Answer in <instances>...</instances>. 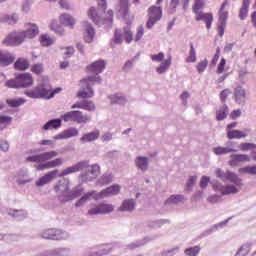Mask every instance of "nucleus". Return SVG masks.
Segmentation results:
<instances>
[{
    "mask_svg": "<svg viewBox=\"0 0 256 256\" xmlns=\"http://www.w3.org/2000/svg\"><path fill=\"white\" fill-rule=\"evenodd\" d=\"M57 155H59L58 151H49L37 155L28 156L26 158V161H28V163H45V161L55 159Z\"/></svg>",
    "mask_w": 256,
    "mask_h": 256,
    "instance_id": "nucleus-10",
    "label": "nucleus"
},
{
    "mask_svg": "<svg viewBox=\"0 0 256 256\" xmlns=\"http://www.w3.org/2000/svg\"><path fill=\"white\" fill-rule=\"evenodd\" d=\"M149 241H151V238H149V236L144 237L141 240H137L136 242H132V243L126 245V249H129L130 251H133L134 249H137L139 247H143V245H147V243H149Z\"/></svg>",
    "mask_w": 256,
    "mask_h": 256,
    "instance_id": "nucleus-31",
    "label": "nucleus"
},
{
    "mask_svg": "<svg viewBox=\"0 0 256 256\" xmlns=\"http://www.w3.org/2000/svg\"><path fill=\"white\" fill-rule=\"evenodd\" d=\"M83 27L85 43H93V38L95 37V29L87 21L83 22Z\"/></svg>",
    "mask_w": 256,
    "mask_h": 256,
    "instance_id": "nucleus-18",
    "label": "nucleus"
},
{
    "mask_svg": "<svg viewBox=\"0 0 256 256\" xmlns=\"http://www.w3.org/2000/svg\"><path fill=\"white\" fill-rule=\"evenodd\" d=\"M88 17H90V19L93 21V23H95V25H101V23H103V18L99 16V14L97 13V10H95L94 7H91L89 9Z\"/></svg>",
    "mask_w": 256,
    "mask_h": 256,
    "instance_id": "nucleus-35",
    "label": "nucleus"
},
{
    "mask_svg": "<svg viewBox=\"0 0 256 256\" xmlns=\"http://www.w3.org/2000/svg\"><path fill=\"white\" fill-rule=\"evenodd\" d=\"M171 67V57L161 62L160 66L156 68L158 75L167 73V70Z\"/></svg>",
    "mask_w": 256,
    "mask_h": 256,
    "instance_id": "nucleus-37",
    "label": "nucleus"
},
{
    "mask_svg": "<svg viewBox=\"0 0 256 256\" xmlns=\"http://www.w3.org/2000/svg\"><path fill=\"white\" fill-rule=\"evenodd\" d=\"M227 115H229V107L227 104H224L216 111V119L218 121H223L224 119H227Z\"/></svg>",
    "mask_w": 256,
    "mask_h": 256,
    "instance_id": "nucleus-34",
    "label": "nucleus"
},
{
    "mask_svg": "<svg viewBox=\"0 0 256 256\" xmlns=\"http://www.w3.org/2000/svg\"><path fill=\"white\" fill-rule=\"evenodd\" d=\"M167 223H171V221L168 219H160L149 222L148 227H150L151 229H161V227H163V225H167Z\"/></svg>",
    "mask_w": 256,
    "mask_h": 256,
    "instance_id": "nucleus-43",
    "label": "nucleus"
},
{
    "mask_svg": "<svg viewBox=\"0 0 256 256\" xmlns=\"http://www.w3.org/2000/svg\"><path fill=\"white\" fill-rule=\"evenodd\" d=\"M121 191V186L118 184L112 185L104 190H102L100 193H97L94 195V199L98 201V199H105V197H111V195H119V192Z\"/></svg>",
    "mask_w": 256,
    "mask_h": 256,
    "instance_id": "nucleus-12",
    "label": "nucleus"
},
{
    "mask_svg": "<svg viewBox=\"0 0 256 256\" xmlns=\"http://www.w3.org/2000/svg\"><path fill=\"white\" fill-rule=\"evenodd\" d=\"M185 200V196L183 195H171L167 200H166V205L173 204V205H179V203H183Z\"/></svg>",
    "mask_w": 256,
    "mask_h": 256,
    "instance_id": "nucleus-42",
    "label": "nucleus"
},
{
    "mask_svg": "<svg viewBox=\"0 0 256 256\" xmlns=\"http://www.w3.org/2000/svg\"><path fill=\"white\" fill-rule=\"evenodd\" d=\"M98 183H100V185H109V183H113V174L106 172L100 177Z\"/></svg>",
    "mask_w": 256,
    "mask_h": 256,
    "instance_id": "nucleus-46",
    "label": "nucleus"
},
{
    "mask_svg": "<svg viewBox=\"0 0 256 256\" xmlns=\"http://www.w3.org/2000/svg\"><path fill=\"white\" fill-rule=\"evenodd\" d=\"M229 221H231V217H229L225 221L215 224L212 228L206 231V235H211L214 231H217V229L225 227V225H227Z\"/></svg>",
    "mask_w": 256,
    "mask_h": 256,
    "instance_id": "nucleus-47",
    "label": "nucleus"
},
{
    "mask_svg": "<svg viewBox=\"0 0 256 256\" xmlns=\"http://www.w3.org/2000/svg\"><path fill=\"white\" fill-rule=\"evenodd\" d=\"M41 237L52 241H65L69 239V233L67 231L50 228L42 231Z\"/></svg>",
    "mask_w": 256,
    "mask_h": 256,
    "instance_id": "nucleus-8",
    "label": "nucleus"
},
{
    "mask_svg": "<svg viewBox=\"0 0 256 256\" xmlns=\"http://www.w3.org/2000/svg\"><path fill=\"white\" fill-rule=\"evenodd\" d=\"M64 135L66 139H71V137H77V135H79V130H77V128L71 127L64 130Z\"/></svg>",
    "mask_w": 256,
    "mask_h": 256,
    "instance_id": "nucleus-51",
    "label": "nucleus"
},
{
    "mask_svg": "<svg viewBox=\"0 0 256 256\" xmlns=\"http://www.w3.org/2000/svg\"><path fill=\"white\" fill-rule=\"evenodd\" d=\"M77 97L80 99H91L95 97V91L93 90V87H91V84L81 83Z\"/></svg>",
    "mask_w": 256,
    "mask_h": 256,
    "instance_id": "nucleus-13",
    "label": "nucleus"
},
{
    "mask_svg": "<svg viewBox=\"0 0 256 256\" xmlns=\"http://www.w3.org/2000/svg\"><path fill=\"white\" fill-rule=\"evenodd\" d=\"M61 117L65 123H69L70 121H73L74 123L81 124V123H89V121H91V116L84 115L83 112L79 110H73V111L67 112Z\"/></svg>",
    "mask_w": 256,
    "mask_h": 256,
    "instance_id": "nucleus-7",
    "label": "nucleus"
},
{
    "mask_svg": "<svg viewBox=\"0 0 256 256\" xmlns=\"http://www.w3.org/2000/svg\"><path fill=\"white\" fill-rule=\"evenodd\" d=\"M152 61H155L156 63H161L165 59V54L163 52H159L158 54H152L151 56Z\"/></svg>",
    "mask_w": 256,
    "mask_h": 256,
    "instance_id": "nucleus-62",
    "label": "nucleus"
},
{
    "mask_svg": "<svg viewBox=\"0 0 256 256\" xmlns=\"http://www.w3.org/2000/svg\"><path fill=\"white\" fill-rule=\"evenodd\" d=\"M81 109H84V111H95L97 107L95 106V103L91 100H82Z\"/></svg>",
    "mask_w": 256,
    "mask_h": 256,
    "instance_id": "nucleus-48",
    "label": "nucleus"
},
{
    "mask_svg": "<svg viewBox=\"0 0 256 256\" xmlns=\"http://www.w3.org/2000/svg\"><path fill=\"white\" fill-rule=\"evenodd\" d=\"M59 173V170H52L45 174L44 176L40 177L36 181V187H44V185H47L52 182L55 177H57V174Z\"/></svg>",
    "mask_w": 256,
    "mask_h": 256,
    "instance_id": "nucleus-15",
    "label": "nucleus"
},
{
    "mask_svg": "<svg viewBox=\"0 0 256 256\" xmlns=\"http://www.w3.org/2000/svg\"><path fill=\"white\" fill-rule=\"evenodd\" d=\"M216 177H218V179H221L223 183H233L224 186L223 195H235L239 191V188L237 187H241V185H243V180L239 178V176H237L235 172H231L229 170L223 172V170L218 168L216 170Z\"/></svg>",
    "mask_w": 256,
    "mask_h": 256,
    "instance_id": "nucleus-2",
    "label": "nucleus"
},
{
    "mask_svg": "<svg viewBox=\"0 0 256 256\" xmlns=\"http://www.w3.org/2000/svg\"><path fill=\"white\" fill-rule=\"evenodd\" d=\"M251 247H253L252 243L243 244L238 249V251L236 252V254L234 256H247V255H249V253H251Z\"/></svg>",
    "mask_w": 256,
    "mask_h": 256,
    "instance_id": "nucleus-39",
    "label": "nucleus"
},
{
    "mask_svg": "<svg viewBox=\"0 0 256 256\" xmlns=\"http://www.w3.org/2000/svg\"><path fill=\"white\" fill-rule=\"evenodd\" d=\"M249 131V129H244V132H241V130H228L227 137L228 139H243L247 137Z\"/></svg>",
    "mask_w": 256,
    "mask_h": 256,
    "instance_id": "nucleus-29",
    "label": "nucleus"
},
{
    "mask_svg": "<svg viewBox=\"0 0 256 256\" xmlns=\"http://www.w3.org/2000/svg\"><path fill=\"white\" fill-rule=\"evenodd\" d=\"M201 252L200 246L190 247L184 250V254L187 256H197Z\"/></svg>",
    "mask_w": 256,
    "mask_h": 256,
    "instance_id": "nucleus-50",
    "label": "nucleus"
},
{
    "mask_svg": "<svg viewBox=\"0 0 256 256\" xmlns=\"http://www.w3.org/2000/svg\"><path fill=\"white\" fill-rule=\"evenodd\" d=\"M33 85V76L29 73L16 74L15 79L8 80L6 82V87L11 89H26Z\"/></svg>",
    "mask_w": 256,
    "mask_h": 256,
    "instance_id": "nucleus-4",
    "label": "nucleus"
},
{
    "mask_svg": "<svg viewBox=\"0 0 256 256\" xmlns=\"http://www.w3.org/2000/svg\"><path fill=\"white\" fill-rule=\"evenodd\" d=\"M8 215H10V217H13V219H16L17 221H22V219H25V217H27V212L25 210L10 209L8 211Z\"/></svg>",
    "mask_w": 256,
    "mask_h": 256,
    "instance_id": "nucleus-36",
    "label": "nucleus"
},
{
    "mask_svg": "<svg viewBox=\"0 0 256 256\" xmlns=\"http://www.w3.org/2000/svg\"><path fill=\"white\" fill-rule=\"evenodd\" d=\"M113 43L116 45H121V43H123V33L121 30H115Z\"/></svg>",
    "mask_w": 256,
    "mask_h": 256,
    "instance_id": "nucleus-57",
    "label": "nucleus"
},
{
    "mask_svg": "<svg viewBox=\"0 0 256 256\" xmlns=\"http://www.w3.org/2000/svg\"><path fill=\"white\" fill-rule=\"evenodd\" d=\"M102 79L101 76H99V74H95V75H90L87 76L86 78H83L80 83H86L88 85H93V83H101Z\"/></svg>",
    "mask_w": 256,
    "mask_h": 256,
    "instance_id": "nucleus-40",
    "label": "nucleus"
},
{
    "mask_svg": "<svg viewBox=\"0 0 256 256\" xmlns=\"http://www.w3.org/2000/svg\"><path fill=\"white\" fill-rule=\"evenodd\" d=\"M40 43L43 47H50V45H53V39L47 36V34H43L40 37Z\"/></svg>",
    "mask_w": 256,
    "mask_h": 256,
    "instance_id": "nucleus-52",
    "label": "nucleus"
},
{
    "mask_svg": "<svg viewBox=\"0 0 256 256\" xmlns=\"http://www.w3.org/2000/svg\"><path fill=\"white\" fill-rule=\"evenodd\" d=\"M135 205H137L135 199H126L122 202L118 210L121 212L133 213V211H135Z\"/></svg>",
    "mask_w": 256,
    "mask_h": 256,
    "instance_id": "nucleus-22",
    "label": "nucleus"
},
{
    "mask_svg": "<svg viewBox=\"0 0 256 256\" xmlns=\"http://www.w3.org/2000/svg\"><path fill=\"white\" fill-rule=\"evenodd\" d=\"M96 191H90L86 194H84L76 203L75 207H83L93 197L95 199Z\"/></svg>",
    "mask_w": 256,
    "mask_h": 256,
    "instance_id": "nucleus-33",
    "label": "nucleus"
},
{
    "mask_svg": "<svg viewBox=\"0 0 256 256\" xmlns=\"http://www.w3.org/2000/svg\"><path fill=\"white\" fill-rule=\"evenodd\" d=\"M62 123L63 120L61 118L51 119L42 126V131H51L53 129H59Z\"/></svg>",
    "mask_w": 256,
    "mask_h": 256,
    "instance_id": "nucleus-24",
    "label": "nucleus"
},
{
    "mask_svg": "<svg viewBox=\"0 0 256 256\" xmlns=\"http://www.w3.org/2000/svg\"><path fill=\"white\" fill-rule=\"evenodd\" d=\"M148 21L146 23V27L148 29H153V26L157 24L158 21H161V17H163V10L161 7L152 6L148 9Z\"/></svg>",
    "mask_w": 256,
    "mask_h": 256,
    "instance_id": "nucleus-9",
    "label": "nucleus"
},
{
    "mask_svg": "<svg viewBox=\"0 0 256 256\" xmlns=\"http://www.w3.org/2000/svg\"><path fill=\"white\" fill-rule=\"evenodd\" d=\"M208 65H209V60L207 59H204L201 62H199L198 65L196 66L198 73L199 74L204 73Z\"/></svg>",
    "mask_w": 256,
    "mask_h": 256,
    "instance_id": "nucleus-56",
    "label": "nucleus"
},
{
    "mask_svg": "<svg viewBox=\"0 0 256 256\" xmlns=\"http://www.w3.org/2000/svg\"><path fill=\"white\" fill-rule=\"evenodd\" d=\"M248 72L247 70H240L239 71V81L240 83H242L243 85H245V83H247V81H249V77H247Z\"/></svg>",
    "mask_w": 256,
    "mask_h": 256,
    "instance_id": "nucleus-60",
    "label": "nucleus"
},
{
    "mask_svg": "<svg viewBox=\"0 0 256 256\" xmlns=\"http://www.w3.org/2000/svg\"><path fill=\"white\" fill-rule=\"evenodd\" d=\"M15 61V55L11 52L0 51V65L1 67H9Z\"/></svg>",
    "mask_w": 256,
    "mask_h": 256,
    "instance_id": "nucleus-19",
    "label": "nucleus"
},
{
    "mask_svg": "<svg viewBox=\"0 0 256 256\" xmlns=\"http://www.w3.org/2000/svg\"><path fill=\"white\" fill-rule=\"evenodd\" d=\"M251 5V0H243L242 6L239 11V19L241 21H245L247 19V15L249 14V6Z\"/></svg>",
    "mask_w": 256,
    "mask_h": 256,
    "instance_id": "nucleus-30",
    "label": "nucleus"
},
{
    "mask_svg": "<svg viewBox=\"0 0 256 256\" xmlns=\"http://www.w3.org/2000/svg\"><path fill=\"white\" fill-rule=\"evenodd\" d=\"M211 184L215 191L223 195V191H225V186L221 182L214 180L211 182Z\"/></svg>",
    "mask_w": 256,
    "mask_h": 256,
    "instance_id": "nucleus-54",
    "label": "nucleus"
},
{
    "mask_svg": "<svg viewBox=\"0 0 256 256\" xmlns=\"http://www.w3.org/2000/svg\"><path fill=\"white\" fill-rule=\"evenodd\" d=\"M241 151H253V149H256V144L253 143H241L240 144Z\"/></svg>",
    "mask_w": 256,
    "mask_h": 256,
    "instance_id": "nucleus-59",
    "label": "nucleus"
},
{
    "mask_svg": "<svg viewBox=\"0 0 256 256\" xmlns=\"http://www.w3.org/2000/svg\"><path fill=\"white\" fill-rule=\"evenodd\" d=\"M39 35V27L35 24H27L26 31L14 32L7 36L4 40L5 45H21L25 39H34Z\"/></svg>",
    "mask_w": 256,
    "mask_h": 256,
    "instance_id": "nucleus-3",
    "label": "nucleus"
},
{
    "mask_svg": "<svg viewBox=\"0 0 256 256\" xmlns=\"http://www.w3.org/2000/svg\"><path fill=\"white\" fill-rule=\"evenodd\" d=\"M239 173H248V175H256V165L240 168Z\"/></svg>",
    "mask_w": 256,
    "mask_h": 256,
    "instance_id": "nucleus-55",
    "label": "nucleus"
},
{
    "mask_svg": "<svg viewBox=\"0 0 256 256\" xmlns=\"http://www.w3.org/2000/svg\"><path fill=\"white\" fill-rule=\"evenodd\" d=\"M127 103V98L122 94H115L111 98V105H125Z\"/></svg>",
    "mask_w": 256,
    "mask_h": 256,
    "instance_id": "nucleus-44",
    "label": "nucleus"
},
{
    "mask_svg": "<svg viewBox=\"0 0 256 256\" xmlns=\"http://www.w3.org/2000/svg\"><path fill=\"white\" fill-rule=\"evenodd\" d=\"M100 136L101 132L99 130H94L92 132L85 133L80 138V143H93V141H97V139H99Z\"/></svg>",
    "mask_w": 256,
    "mask_h": 256,
    "instance_id": "nucleus-20",
    "label": "nucleus"
},
{
    "mask_svg": "<svg viewBox=\"0 0 256 256\" xmlns=\"http://www.w3.org/2000/svg\"><path fill=\"white\" fill-rule=\"evenodd\" d=\"M58 256H69L71 255V248H56Z\"/></svg>",
    "mask_w": 256,
    "mask_h": 256,
    "instance_id": "nucleus-63",
    "label": "nucleus"
},
{
    "mask_svg": "<svg viewBox=\"0 0 256 256\" xmlns=\"http://www.w3.org/2000/svg\"><path fill=\"white\" fill-rule=\"evenodd\" d=\"M93 249H98V253L100 256L109 255V253L113 251V247H111L110 245L95 246L93 247Z\"/></svg>",
    "mask_w": 256,
    "mask_h": 256,
    "instance_id": "nucleus-45",
    "label": "nucleus"
},
{
    "mask_svg": "<svg viewBox=\"0 0 256 256\" xmlns=\"http://www.w3.org/2000/svg\"><path fill=\"white\" fill-rule=\"evenodd\" d=\"M229 165L231 167H236L238 163H249L251 162V157L247 154H232L230 156Z\"/></svg>",
    "mask_w": 256,
    "mask_h": 256,
    "instance_id": "nucleus-17",
    "label": "nucleus"
},
{
    "mask_svg": "<svg viewBox=\"0 0 256 256\" xmlns=\"http://www.w3.org/2000/svg\"><path fill=\"white\" fill-rule=\"evenodd\" d=\"M196 21H204V23H206V28L211 29V25L213 24V14L199 12L196 14Z\"/></svg>",
    "mask_w": 256,
    "mask_h": 256,
    "instance_id": "nucleus-25",
    "label": "nucleus"
},
{
    "mask_svg": "<svg viewBox=\"0 0 256 256\" xmlns=\"http://www.w3.org/2000/svg\"><path fill=\"white\" fill-rule=\"evenodd\" d=\"M15 69H18L19 71H25L26 69H29V61L25 58H19L14 63Z\"/></svg>",
    "mask_w": 256,
    "mask_h": 256,
    "instance_id": "nucleus-41",
    "label": "nucleus"
},
{
    "mask_svg": "<svg viewBox=\"0 0 256 256\" xmlns=\"http://www.w3.org/2000/svg\"><path fill=\"white\" fill-rule=\"evenodd\" d=\"M88 71H91L92 73H96L99 75V73H103L105 70V60H97L91 65L87 67Z\"/></svg>",
    "mask_w": 256,
    "mask_h": 256,
    "instance_id": "nucleus-27",
    "label": "nucleus"
},
{
    "mask_svg": "<svg viewBox=\"0 0 256 256\" xmlns=\"http://www.w3.org/2000/svg\"><path fill=\"white\" fill-rule=\"evenodd\" d=\"M84 169L86 170L83 171ZM79 172H81L79 175L81 183H89L99 177V173H101V167H99L98 164H93L90 166L89 160H82L62 170V172L58 174V177H67V175H73V173Z\"/></svg>",
    "mask_w": 256,
    "mask_h": 256,
    "instance_id": "nucleus-1",
    "label": "nucleus"
},
{
    "mask_svg": "<svg viewBox=\"0 0 256 256\" xmlns=\"http://www.w3.org/2000/svg\"><path fill=\"white\" fill-rule=\"evenodd\" d=\"M120 13H122V15H127V12L129 11V0H120V9H119Z\"/></svg>",
    "mask_w": 256,
    "mask_h": 256,
    "instance_id": "nucleus-53",
    "label": "nucleus"
},
{
    "mask_svg": "<svg viewBox=\"0 0 256 256\" xmlns=\"http://www.w3.org/2000/svg\"><path fill=\"white\" fill-rule=\"evenodd\" d=\"M48 93H51V84L42 83L36 86L34 89L25 91L24 95L30 97V99H47Z\"/></svg>",
    "mask_w": 256,
    "mask_h": 256,
    "instance_id": "nucleus-6",
    "label": "nucleus"
},
{
    "mask_svg": "<svg viewBox=\"0 0 256 256\" xmlns=\"http://www.w3.org/2000/svg\"><path fill=\"white\" fill-rule=\"evenodd\" d=\"M54 189L58 195V199H59L60 195H67L65 193H67L69 191V180L63 179V180L58 181V183L56 184Z\"/></svg>",
    "mask_w": 256,
    "mask_h": 256,
    "instance_id": "nucleus-23",
    "label": "nucleus"
},
{
    "mask_svg": "<svg viewBox=\"0 0 256 256\" xmlns=\"http://www.w3.org/2000/svg\"><path fill=\"white\" fill-rule=\"evenodd\" d=\"M113 205L107 203H100L98 205L92 204L88 210V215H107L113 213Z\"/></svg>",
    "mask_w": 256,
    "mask_h": 256,
    "instance_id": "nucleus-11",
    "label": "nucleus"
},
{
    "mask_svg": "<svg viewBox=\"0 0 256 256\" xmlns=\"http://www.w3.org/2000/svg\"><path fill=\"white\" fill-rule=\"evenodd\" d=\"M83 190L81 188H75L71 190L67 195H60L59 201L60 203H68V201H73V199H77V197H81Z\"/></svg>",
    "mask_w": 256,
    "mask_h": 256,
    "instance_id": "nucleus-16",
    "label": "nucleus"
},
{
    "mask_svg": "<svg viewBox=\"0 0 256 256\" xmlns=\"http://www.w3.org/2000/svg\"><path fill=\"white\" fill-rule=\"evenodd\" d=\"M197 61V53L195 52V47L193 43L190 44L189 56L186 58V63H195Z\"/></svg>",
    "mask_w": 256,
    "mask_h": 256,
    "instance_id": "nucleus-49",
    "label": "nucleus"
},
{
    "mask_svg": "<svg viewBox=\"0 0 256 256\" xmlns=\"http://www.w3.org/2000/svg\"><path fill=\"white\" fill-rule=\"evenodd\" d=\"M234 99L237 105H245L247 102V91L242 86H237L234 89Z\"/></svg>",
    "mask_w": 256,
    "mask_h": 256,
    "instance_id": "nucleus-14",
    "label": "nucleus"
},
{
    "mask_svg": "<svg viewBox=\"0 0 256 256\" xmlns=\"http://www.w3.org/2000/svg\"><path fill=\"white\" fill-rule=\"evenodd\" d=\"M195 183H197V176H190L186 183V191H192Z\"/></svg>",
    "mask_w": 256,
    "mask_h": 256,
    "instance_id": "nucleus-58",
    "label": "nucleus"
},
{
    "mask_svg": "<svg viewBox=\"0 0 256 256\" xmlns=\"http://www.w3.org/2000/svg\"><path fill=\"white\" fill-rule=\"evenodd\" d=\"M177 253H179V247H174L172 249L164 250L161 255L162 256H173V255H177Z\"/></svg>",
    "mask_w": 256,
    "mask_h": 256,
    "instance_id": "nucleus-64",
    "label": "nucleus"
},
{
    "mask_svg": "<svg viewBox=\"0 0 256 256\" xmlns=\"http://www.w3.org/2000/svg\"><path fill=\"white\" fill-rule=\"evenodd\" d=\"M60 23L62 25H66V27H69L70 29H73V27H75V18L69 14H62L60 16Z\"/></svg>",
    "mask_w": 256,
    "mask_h": 256,
    "instance_id": "nucleus-32",
    "label": "nucleus"
},
{
    "mask_svg": "<svg viewBox=\"0 0 256 256\" xmlns=\"http://www.w3.org/2000/svg\"><path fill=\"white\" fill-rule=\"evenodd\" d=\"M26 100L24 98H8L6 99V103L9 107L17 108L21 107V105H25Z\"/></svg>",
    "mask_w": 256,
    "mask_h": 256,
    "instance_id": "nucleus-38",
    "label": "nucleus"
},
{
    "mask_svg": "<svg viewBox=\"0 0 256 256\" xmlns=\"http://www.w3.org/2000/svg\"><path fill=\"white\" fill-rule=\"evenodd\" d=\"M63 165V159L56 158L52 161H48L44 164H40L37 166V171H45V169H54V167H61Z\"/></svg>",
    "mask_w": 256,
    "mask_h": 256,
    "instance_id": "nucleus-21",
    "label": "nucleus"
},
{
    "mask_svg": "<svg viewBox=\"0 0 256 256\" xmlns=\"http://www.w3.org/2000/svg\"><path fill=\"white\" fill-rule=\"evenodd\" d=\"M135 165L137 169H140L142 173H145L149 169V158L145 156H137L135 159Z\"/></svg>",
    "mask_w": 256,
    "mask_h": 256,
    "instance_id": "nucleus-26",
    "label": "nucleus"
},
{
    "mask_svg": "<svg viewBox=\"0 0 256 256\" xmlns=\"http://www.w3.org/2000/svg\"><path fill=\"white\" fill-rule=\"evenodd\" d=\"M229 0H224L218 11V35L223 37L225 35V27H227V19H229Z\"/></svg>",
    "mask_w": 256,
    "mask_h": 256,
    "instance_id": "nucleus-5",
    "label": "nucleus"
},
{
    "mask_svg": "<svg viewBox=\"0 0 256 256\" xmlns=\"http://www.w3.org/2000/svg\"><path fill=\"white\" fill-rule=\"evenodd\" d=\"M215 155H227V153H235L237 150L233 148V142H228L226 147L214 148Z\"/></svg>",
    "mask_w": 256,
    "mask_h": 256,
    "instance_id": "nucleus-28",
    "label": "nucleus"
},
{
    "mask_svg": "<svg viewBox=\"0 0 256 256\" xmlns=\"http://www.w3.org/2000/svg\"><path fill=\"white\" fill-rule=\"evenodd\" d=\"M124 37L127 43H131V41H133V32H131V28H124Z\"/></svg>",
    "mask_w": 256,
    "mask_h": 256,
    "instance_id": "nucleus-61",
    "label": "nucleus"
}]
</instances>
